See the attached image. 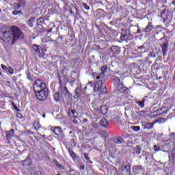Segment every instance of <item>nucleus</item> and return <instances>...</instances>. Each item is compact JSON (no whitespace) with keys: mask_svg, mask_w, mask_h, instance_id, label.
Here are the masks:
<instances>
[{"mask_svg":"<svg viewBox=\"0 0 175 175\" xmlns=\"http://www.w3.org/2000/svg\"><path fill=\"white\" fill-rule=\"evenodd\" d=\"M0 38L4 42L12 38L13 42H16L18 39H23L24 33L17 26H12L8 29L0 31Z\"/></svg>","mask_w":175,"mask_h":175,"instance_id":"1","label":"nucleus"},{"mask_svg":"<svg viewBox=\"0 0 175 175\" xmlns=\"http://www.w3.org/2000/svg\"><path fill=\"white\" fill-rule=\"evenodd\" d=\"M36 96L40 100H46L47 96H49V91H47V88H45L41 90L36 92Z\"/></svg>","mask_w":175,"mask_h":175,"instance_id":"2","label":"nucleus"},{"mask_svg":"<svg viewBox=\"0 0 175 175\" xmlns=\"http://www.w3.org/2000/svg\"><path fill=\"white\" fill-rule=\"evenodd\" d=\"M103 82L102 80H98L94 86V91H100V95L102 94H107V88L106 86H103Z\"/></svg>","mask_w":175,"mask_h":175,"instance_id":"3","label":"nucleus"},{"mask_svg":"<svg viewBox=\"0 0 175 175\" xmlns=\"http://www.w3.org/2000/svg\"><path fill=\"white\" fill-rule=\"evenodd\" d=\"M46 88V83L43 80L38 79L33 84V90L35 92L40 91Z\"/></svg>","mask_w":175,"mask_h":175,"instance_id":"4","label":"nucleus"},{"mask_svg":"<svg viewBox=\"0 0 175 175\" xmlns=\"http://www.w3.org/2000/svg\"><path fill=\"white\" fill-rule=\"evenodd\" d=\"M33 49L38 57H44V55H46L45 51L43 50V48L39 45H33Z\"/></svg>","mask_w":175,"mask_h":175,"instance_id":"5","label":"nucleus"},{"mask_svg":"<svg viewBox=\"0 0 175 175\" xmlns=\"http://www.w3.org/2000/svg\"><path fill=\"white\" fill-rule=\"evenodd\" d=\"M51 131H53V133H55V135H56L57 136H62V129H61V127H53V129H52Z\"/></svg>","mask_w":175,"mask_h":175,"instance_id":"6","label":"nucleus"},{"mask_svg":"<svg viewBox=\"0 0 175 175\" xmlns=\"http://www.w3.org/2000/svg\"><path fill=\"white\" fill-rule=\"evenodd\" d=\"M118 90L120 92H124V94H126L129 91L128 88H125L122 83L118 84Z\"/></svg>","mask_w":175,"mask_h":175,"instance_id":"7","label":"nucleus"},{"mask_svg":"<svg viewBox=\"0 0 175 175\" xmlns=\"http://www.w3.org/2000/svg\"><path fill=\"white\" fill-rule=\"evenodd\" d=\"M101 70L102 72H100V74L96 77L97 80H99V79H103V77H105V72L106 70H107V67L106 66H103L101 67Z\"/></svg>","mask_w":175,"mask_h":175,"instance_id":"8","label":"nucleus"},{"mask_svg":"<svg viewBox=\"0 0 175 175\" xmlns=\"http://www.w3.org/2000/svg\"><path fill=\"white\" fill-rule=\"evenodd\" d=\"M161 51L163 53V55H166L167 53V43L163 42V44L161 45Z\"/></svg>","mask_w":175,"mask_h":175,"instance_id":"9","label":"nucleus"},{"mask_svg":"<svg viewBox=\"0 0 175 175\" xmlns=\"http://www.w3.org/2000/svg\"><path fill=\"white\" fill-rule=\"evenodd\" d=\"M133 38V36H132L131 34L128 35H122L120 37L121 40H126L128 42V40H132Z\"/></svg>","mask_w":175,"mask_h":175,"instance_id":"10","label":"nucleus"},{"mask_svg":"<svg viewBox=\"0 0 175 175\" xmlns=\"http://www.w3.org/2000/svg\"><path fill=\"white\" fill-rule=\"evenodd\" d=\"M120 169L122 172H124V170H126L127 172V173H131V166L126 165H125L124 163H122L120 166Z\"/></svg>","mask_w":175,"mask_h":175,"instance_id":"11","label":"nucleus"},{"mask_svg":"<svg viewBox=\"0 0 175 175\" xmlns=\"http://www.w3.org/2000/svg\"><path fill=\"white\" fill-rule=\"evenodd\" d=\"M22 163L24 166H29L32 164V160L29 157H27Z\"/></svg>","mask_w":175,"mask_h":175,"instance_id":"12","label":"nucleus"},{"mask_svg":"<svg viewBox=\"0 0 175 175\" xmlns=\"http://www.w3.org/2000/svg\"><path fill=\"white\" fill-rule=\"evenodd\" d=\"M100 124L104 128H107V126H109V121H107L106 118H103L100 120Z\"/></svg>","mask_w":175,"mask_h":175,"instance_id":"13","label":"nucleus"},{"mask_svg":"<svg viewBox=\"0 0 175 175\" xmlns=\"http://www.w3.org/2000/svg\"><path fill=\"white\" fill-rule=\"evenodd\" d=\"M111 50L115 54H120V53H121V49H120V47H118L117 46H112L111 47Z\"/></svg>","mask_w":175,"mask_h":175,"instance_id":"14","label":"nucleus"},{"mask_svg":"<svg viewBox=\"0 0 175 175\" xmlns=\"http://www.w3.org/2000/svg\"><path fill=\"white\" fill-rule=\"evenodd\" d=\"M100 111L103 116H105V114L107 113V111H109V109L106 105H102L100 107Z\"/></svg>","mask_w":175,"mask_h":175,"instance_id":"15","label":"nucleus"},{"mask_svg":"<svg viewBox=\"0 0 175 175\" xmlns=\"http://www.w3.org/2000/svg\"><path fill=\"white\" fill-rule=\"evenodd\" d=\"M154 28V26L151 25V23H149L146 27L145 28V32H151Z\"/></svg>","mask_w":175,"mask_h":175,"instance_id":"16","label":"nucleus"},{"mask_svg":"<svg viewBox=\"0 0 175 175\" xmlns=\"http://www.w3.org/2000/svg\"><path fill=\"white\" fill-rule=\"evenodd\" d=\"M166 120L163 118H159L157 120L154 122V124H165Z\"/></svg>","mask_w":175,"mask_h":175,"instance_id":"17","label":"nucleus"},{"mask_svg":"<svg viewBox=\"0 0 175 175\" xmlns=\"http://www.w3.org/2000/svg\"><path fill=\"white\" fill-rule=\"evenodd\" d=\"M14 135V131L11 130V131H8V133L6 134V137H7L8 140H9V139L13 137Z\"/></svg>","mask_w":175,"mask_h":175,"instance_id":"18","label":"nucleus"},{"mask_svg":"<svg viewBox=\"0 0 175 175\" xmlns=\"http://www.w3.org/2000/svg\"><path fill=\"white\" fill-rule=\"evenodd\" d=\"M145 102H146V99L143 98L141 101H137L136 103L137 105H138V106H139V107L143 109L144 107Z\"/></svg>","mask_w":175,"mask_h":175,"instance_id":"19","label":"nucleus"},{"mask_svg":"<svg viewBox=\"0 0 175 175\" xmlns=\"http://www.w3.org/2000/svg\"><path fill=\"white\" fill-rule=\"evenodd\" d=\"M154 125H155V123H154V122L152 123H146L145 126V129H152V128H154Z\"/></svg>","mask_w":175,"mask_h":175,"instance_id":"20","label":"nucleus"},{"mask_svg":"<svg viewBox=\"0 0 175 175\" xmlns=\"http://www.w3.org/2000/svg\"><path fill=\"white\" fill-rule=\"evenodd\" d=\"M53 163H55V165H56V166H57L58 167H59V169H62V170H65V167L62 165L61 164H59L58 163V161H57V159H54L53 160Z\"/></svg>","mask_w":175,"mask_h":175,"instance_id":"21","label":"nucleus"},{"mask_svg":"<svg viewBox=\"0 0 175 175\" xmlns=\"http://www.w3.org/2000/svg\"><path fill=\"white\" fill-rule=\"evenodd\" d=\"M80 95H81V94L80 93V88H76L75 95L74 98H79V96H80Z\"/></svg>","mask_w":175,"mask_h":175,"instance_id":"22","label":"nucleus"},{"mask_svg":"<svg viewBox=\"0 0 175 175\" xmlns=\"http://www.w3.org/2000/svg\"><path fill=\"white\" fill-rule=\"evenodd\" d=\"M35 22V18L32 17L31 18V19H29V22H28V25L30 27H33V23Z\"/></svg>","mask_w":175,"mask_h":175,"instance_id":"23","label":"nucleus"},{"mask_svg":"<svg viewBox=\"0 0 175 175\" xmlns=\"http://www.w3.org/2000/svg\"><path fill=\"white\" fill-rule=\"evenodd\" d=\"M146 113H147L146 111H141L138 112V116H139V117H147Z\"/></svg>","mask_w":175,"mask_h":175,"instance_id":"24","label":"nucleus"},{"mask_svg":"<svg viewBox=\"0 0 175 175\" xmlns=\"http://www.w3.org/2000/svg\"><path fill=\"white\" fill-rule=\"evenodd\" d=\"M18 3L21 8H24L25 6V0H18Z\"/></svg>","mask_w":175,"mask_h":175,"instance_id":"25","label":"nucleus"},{"mask_svg":"<svg viewBox=\"0 0 175 175\" xmlns=\"http://www.w3.org/2000/svg\"><path fill=\"white\" fill-rule=\"evenodd\" d=\"M131 129L134 131L135 132H139L140 131V126H132Z\"/></svg>","mask_w":175,"mask_h":175,"instance_id":"26","label":"nucleus"},{"mask_svg":"<svg viewBox=\"0 0 175 175\" xmlns=\"http://www.w3.org/2000/svg\"><path fill=\"white\" fill-rule=\"evenodd\" d=\"M54 99L56 100V102H59V93H55Z\"/></svg>","mask_w":175,"mask_h":175,"instance_id":"27","label":"nucleus"},{"mask_svg":"<svg viewBox=\"0 0 175 175\" xmlns=\"http://www.w3.org/2000/svg\"><path fill=\"white\" fill-rule=\"evenodd\" d=\"M40 126H41L40 123H39V122H34V128L36 129H40Z\"/></svg>","mask_w":175,"mask_h":175,"instance_id":"28","label":"nucleus"},{"mask_svg":"<svg viewBox=\"0 0 175 175\" xmlns=\"http://www.w3.org/2000/svg\"><path fill=\"white\" fill-rule=\"evenodd\" d=\"M83 158H85L88 162H90V163H92V162L90 161V157H88L87 153L83 154Z\"/></svg>","mask_w":175,"mask_h":175,"instance_id":"29","label":"nucleus"},{"mask_svg":"<svg viewBox=\"0 0 175 175\" xmlns=\"http://www.w3.org/2000/svg\"><path fill=\"white\" fill-rule=\"evenodd\" d=\"M20 8H21V7L20 4L18 3V2L15 3L14 4V9H15L16 10H18V9H20Z\"/></svg>","mask_w":175,"mask_h":175,"instance_id":"30","label":"nucleus"},{"mask_svg":"<svg viewBox=\"0 0 175 175\" xmlns=\"http://www.w3.org/2000/svg\"><path fill=\"white\" fill-rule=\"evenodd\" d=\"M123 140L117 138L116 139H115V143H116V144H121V143H122Z\"/></svg>","mask_w":175,"mask_h":175,"instance_id":"31","label":"nucleus"},{"mask_svg":"<svg viewBox=\"0 0 175 175\" xmlns=\"http://www.w3.org/2000/svg\"><path fill=\"white\" fill-rule=\"evenodd\" d=\"M8 72L10 73V75H13V73H14V70L13 68H12V67L8 68Z\"/></svg>","mask_w":175,"mask_h":175,"instance_id":"32","label":"nucleus"},{"mask_svg":"<svg viewBox=\"0 0 175 175\" xmlns=\"http://www.w3.org/2000/svg\"><path fill=\"white\" fill-rule=\"evenodd\" d=\"M83 5L84 9H85V10H90V6H88V5H87V3H84L83 4Z\"/></svg>","mask_w":175,"mask_h":175,"instance_id":"33","label":"nucleus"},{"mask_svg":"<svg viewBox=\"0 0 175 175\" xmlns=\"http://www.w3.org/2000/svg\"><path fill=\"white\" fill-rule=\"evenodd\" d=\"M19 13H21V11L14 10L12 12V14H14V16H17V14H18Z\"/></svg>","mask_w":175,"mask_h":175,"instance_id":"34","label":"nucleus"},{"mask_svg":"<svg viewBox=\"0 0 175 175\" xmlns=\"http://www.w3.org/2000/svg\"><path fill=\"white\" fill-rule=\"evenodd\" d=\"M102 135L104 137H107V136H109V133H107V131H103Z\"/></svg>","mask_w":175,"mask_h":175,"instance_id":"35","label":"nucleus"},{"mask_svg":"<svg viewBox=\"0 0 175 175\" xmlns=\"http://www.w3.org/2000/svg\"><path fill=\"white\" fill-rule=\"evenodd\" d=\"M159 149H160V147H159V145H154V151H159Z\"/></svg>","mask_w":175,"mask_h":175,"instance_id":"36","label":"nucleus"},{"mask_svg":"<svg viewBox=\"0 0 175 175\" xmlns=\"http://www.w3.org/2000/svg\"><path fill=\"white\" fill-rule=\"evenodd\" d=\"M114 81H115L116 84H120V79L118 77H116L114 79Z\"/></svg>","mask_w":175,"mask_h":175,"instance_id":"37","label":"nucleus"},{"mask_svg":"<svg viewBox=\"0 0 175 175\" xmlns=\"http://www.w3.org/2000/svg\"><path fill=\"white\" fill-rule=\"evenodd\" d=\"M172 158L174 159L175 158V149H173L172 150Z\"/></svg>","mask_w":175,"mask_h":175,"instance_id":"38","label":"nucleus"},{"mask_svg":"<svg viewBox=\"0 0 175 175\" xmlns=\"http://www.w3.org/2000/svg\"><path fill=\"white\" fill-rule=\"evenodd\" d=\"M1 68L3 70H6L8 69V67L3 64H1Z\"/></svg>","mask_w":175,"mask_h":175,"instance_id":"39","label":"nucleus"},{"mask_svg":"<svg viewBox=\"0 0 175 175\" xmlns=\"http://www.w3.org/2000/svg\"><path fill=\"white\" fill-rule=\"evenodd\" d=\"M137 150H138L137 152H136L137 154H140V148L139 146H137Z\"/></svg>","mask_w":175,"mask_h":175,"instance_id":"40","label":"nucleus"},{"mask_svg":"<svg viewBox=\"0 0 175 175\" xmlns=\"http://www.w3.org/2000/svg\"><path fill=\"white\" fill-rule=\"evenodd\" d=\"M14 109H15L16 111H20V109H19L17 107H16V106H14Z\"/></svg>","mask_w":175,"mask_h":175,"instance_id":"41","label":"nucleus"},{"mask_svg":"<svg viewBox=\"0 0 175 175\" xmlns=\"http://www.w3.org/2000/svg\"><path fill=\"white\" fill-rule=\"evenodd\" d=\"M174 136H175V133H172L171 137H174Z\"/></svg>","mask_w":175,"mask_h":175,"instance_id":"42","label":"nucleus"},{"mask_svg":"<svg viewBox=\"0 0 175 175\" xmlns=\"http://www.w3.org/2000/svg\"><path fill=\"white\" fill-rule=\"evenodd\" d=\"M113 118L115 119V120H118V117L116 116H113Z\"/></svg>","mask_w":175,"mask_h":175,"instance_id":"43","label":"nucleus"},{"mask_svg":"<svg viewBox=\"0 0 175 175\" xmlns=\"http://www.w3.org/2000/svg\"><path fill=\"white\" fill-rule=\"evenodd\" d=\"M73 122H74V124H77L78 121L76 120H73Z\"/></svg>","mask_w":175,"mask_h":175,"instance_id":"44","label":"nucleus"},{"mask_svg":"<svg viewBox=\"0 0 175 175\" xmlns=\"http://www.w3.org/2000/svg\"><path fill=\"white\" fill-rule=\"evenodd\" d=\"M80 167L82 169V170H84V165H81Z\"/></svg>","mask_w":175,"mask_h":175,"instance_id":"45","label":"nucleus"},{"mask_svg":"<svg viewBox=\"0 0 175 175\" xmlns=\"http://www.w3.org/2000/svg\"><path fill=\"white\" fill-rule=\"evenodd\" d=\"M72 172H73V170L70 169L68 173H72Z\"/></svg>","mask_w":175,"mask_h":175,"instance_id":"46","label":"nucleus"},{"mask_svg":"<svg viewBox=\"0 0 175 175\" xmlns=\"http://www.w3.org/2000/svg\"><path fill=\"white\" fill-rule=\"evenodd\" d=\"M72 114H75V110H71Z\"/></svg>","mask_w":175,"mask_h":175,"instance_id":"47","label":"nucleus"},{"mask_svg":"<svg viewBox=\"0 0 175 175\" xmlns=\"http://www.w3.org/2000/svg\"><path fill=\"white\" fill-rule=\"evenodd\" d=\"M161 14H165V10H163V11L161 12Z\"/></svg>","mask_w":175,"mask_h":175,"instance_id":"48","label":"nucleus"},{"mask_svg":"<svg viewBox=\"0 0 175 175\" xmlns=\"http://www.w3.org/2000/svg\"><path fill=\"white\" fill-rule=\"evenodd\" d=\"M42 117L43 118H46V115L45 114L42 115Z\"/></svg>","mask_w":175,"mask_h":175,"instance_id":"49","label":"nucleus"},{"mask_svg":"<svg viewBox=\"0 0 175 175\" xmlns=\"http://www.w3.org/2000/svg\"><path fill=\"white\" fill-rule=\"evenodd\" d=\"M137 33H140V29H138V30H137Z\"/></svg>","mask_w":175,"mask_h":175,"instance_id":"50","label":"nucleus"},{"mask_svg":"<svg viewBox=\"0 0 175 175\" xmlns=\"http://www.w3.org/2000/svg\"><path fill=\"white\" fill-rule=\"evenodd\" d=\"M72 133H73V132H72V131H70V132H69V134H70V135H72Z\"/></svg>","mask_w":175,"mask_h":175,"instance_id":"51","label":"nucleus"},{"mask_svg":"<svg viewBox=\"0 0 175 175\" xmlns=\"http://www.w3.org/2000/svg\"><path fill=\"white\" fill-rule=\"evenodd\" d=\"M85 90H87V86L85 87Z\"/></svg>","mask_w":175,"mask_h":175,"instance_id":"52","label":"nucleus"},{"mask_svg":"<svg viewBox=\"0 0 175 175\" xmlns=\"http://www.w3.org/2000/svg\"><path fill=\"white\" fill-rule=\"evenodd\" d=\"M46 135H42V137H44Z\"/></svg>","mask_w":175,"mask_h":175,"instance_id":"53","label":"nucleus"},{"mask_svg":"<svg viewBox=\"0 0 175 175\" xmlns=\"http://www.w3.org/2000/svg\"><path fill=\"white\" fill-rule=\"evenodd\" d=\"M143 46H140L141 49H142Z\"/></svg>","mask_w":175,"mask_h":175,"instance_id":"54","label":"nucleus"},{"mask_svg":"<svg viewBox=\"0 0 175 175\" xmlns=\"http://www.w3.org/2000/svg\"><path fill=\"white\" fill-rule=\"evenodd\" d=\"M0 12H1V10H0Z\"/></svg>","mask_w":175,"mask_h":175,"instance_id":"55","label":"nucleus"}]
</instances>
